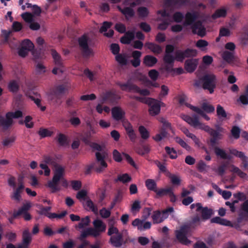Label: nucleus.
<instances>
[{
	"mask_svg": "<svg viewBox=\"0 0 248 248\" xmlns=\"http://www.w3.org/2000/svg\"><path fill=\"white\" fill-rule=\"evenodd\" d=\"M57 155L54 154L45 155L43 156L45 163L55 168L52 179L47 183V186L51 188L52 193H55L61 190L60 187L58 185L64 174V168L57 163Z\"/></svg>",
	"mask_w": 248,
	"mask_h": 248,
	"instance_id": "obj_1",
	"label": "nucleus"
},
{
	"mask_svg": "<svg viewBox=\"0 0 248 248\" xmlns=\"http://www.w3.org/2000/svg\"><path fill=\"white\" fill-rule=\"evenodd\" d=\"M174 50L172 45H167L166 46L165 54L164 57L165 62H173L175 60L182 61L185 58L195 56L197 51L193 49H187L185 51L180 50Z\"/></svg>",
	"mask_w": 248,
	"mask_h": 248,
	"instance_id": "obj_2",
	"label": "nucleus"
},
{
	"mask_svg": "<svg viewBox=\"0 0 248 248\" xmlns=\"http://www.w3.org/2000/svg\"><path fill=\"white\" fill-rule=\"evenodd\" d=\"M186 0H165L164 4V10H167L171 16L173 21L177 23L181 22L184 18V15L180 12H177L171 14V10L185 4Z\"/></svg>",
	"mask_w": 248,
	"mask_h": 248,
	"instance_id": "obj_3",
	"label": "nucleus"
},
{
	"mask_svg": "<svg viewBox=\"0 0 248 248\" xmlns=\"http://www.w3.org/2000/svg\"><path fill=\"white\" fill-rule=\"evenodd\" d=\"M211 63H202V69L204 67V64L208 65ZM217 78L214 74L202 71V89L207 90L210 94H212L217 87Z\"/></svg>",
	"mask_w": 248,
	"mask_h": 248,
	"instance_id": "obj_4",
	"label": "nucleus"
},
{
	"mask_svg": "<svg viewBox=\"0 0 248 248\" xmlns=\"http://www.w3.org/2000/svg\"><path fill=\"white\" fill-rule=\"evenodd\" d=\"M186 106L190 108L196 114H194L192 117L186 115L181 114V118L187 123L190 125L196 128L200 125L199 121V116H202V108L197 107L193 106L189 103H186Z\"/></svg>",
	"mask_w": 248,
	"mask_h": 248,
	"instance_id": "obj_5",
	"label": "nucleus"
},
{
	"mask_svg": "<svg viewBox=\"0 0 248 248\" xmlns=\"http://www.w3.org/2000/svg\"><path fill=\"white\" fill-rule=\"evenodd\" d=\"M190 232V227L188 225L182 226L179 230L175 231L177 240L181 244L188 246L191 243L187 237Z\"/></svg>",
	"mask_w": 248,
	"mask_h": 248,
	"instance_id": "obj_6",
	"label": "nucleus"
},
{
	"mask_svg": "<svg viewBox=\"0 0 248 248\" xmlns=\"http://www.w3.org/2000/svg\"><path fill=\"white\" fill-rule=\"evenodd\" d=\"M121 89L124 91L134 92L139 93L140 95L143 96H148L150 95V91L147 89H140V87L135 84L131 83L130 82H127L125 83H122L120 82H117Z\"/></svg>",
	"mask_w": 248,
	"mask_h": 248,
	"instance_id": "obj_7",
	"label": "nucleus"
},
{
	"mask_svg": "<svg viewBox=\"0 0 248 248\" xmlns=\"http://www.w3.org/2000/svg\"><path fill=\"white\" fill-rule=\"evenodd\" d=\"M174 212L172 207H169L162 211L156 210L153 212L152 218L154 224H158L162 222L165 219L168 217L169 214Z\"/></svg>",
	"mask_w": 248,
	"mask_h": 248,
	"instance_id": "obj_8",
	"label": "nucleus"
},
{
	"mask_svg": "<svg viewBox=\"0 0 248 248\" xmlns=\"http://www.w3.org/2000/svg\"><path fill=\"white\" fill-rule=\"evenodd\" d=\"M107 155L106 152H99L95 153L96 162L98 168H95V172L97 173H101L104 172L106 168L108 167V164L105 159Z\"/></svg>",
	"mask_w": 248,
	"mask_h": 248,
	"instance_id": "obj_9",
	"label": "nucleus"
},
{
	"mask_svg": "<svg viewBox=\"0 0 248 248\" xmlns=\"http://www.w3.org/2000/svg\"><path fill=\"white\" fill-rule=\"evenodd\" d=\"M87 125L89 126V129L86 131H83L82 133L79 134V137L80 140L86 145H88L91 143L92 139V135L95 134L97 133L96 130L91 124H88Z\"/></svg>",
	"mask_w": 248,
	"mask_h": 248,
	"instance_id": "obj_10",
	"label": "nucleus"
},
{
	"mask_svg": "<svg viewBox=\"0 0 248 248\" xmlns=\"http://www.w3.org/2000/svg\"><path fill=\"white\" fill-rule=\"evenodd\" d=\"M89 38L83 35L78 38V42L82 54L85 57H89L93 55V51L88 46Z\"/></svg>",
	"mask_w": 248,
	"mask_h": 248,
	"instance_id": "obj_11",
	"label": "nucleus"
},
{
	"mask_svg": "<svg viewBox=\"0 0 248 248\" xmlns=\"http://www.w3.org/2000/svg\"><path fill=\"white\" fill-rule=\"evenodd\" d=\"M158 13L161 15L163 17V22L159 25L158 28L161 30H165L168 26L173 22V19L167 10L159 11Z\"/></svg>",
	"mask_w": 248,
	"mask_h": 248,
	"instance_id": "obj_12",
	"label": "nucleus"
},
{
	"mask_svg": "<svg viewBox=\"0 0 248 248\" xmlns=\"http://www.w3.org/2000/svg\"><path fill=\"white\" fill-rule=\"evenodd\" d=\"M24 20L30 23L29 27L32 30H38L40 28V24L34 21L33 15L30 13H24L21 15Z\"/></svg>",
	"mask_w": 248,
	"mask_h": 248,
	"instance_id": "obj_13",
	"label": "nucleus"
},
{
	"mask_svg": "<svg viewBox=\"0 0 248 248\" xmlns=\"http://www.w3.org/2000/svg\"><path fill=\"white\" fill-rule=\"evenodd\" d=\"M123 125L130 141L133 142H135L137 136L132 124L130 123L127 122L124 124Z\"/></svg>",
	"mask_w": 248,
	"mask_h": 248,
	"instance_id": "obj_14",
	"label": "nucleus"
},
{
	"mask_svg": "<svg viewBox=\"0 0 248 248\" xmlns=\"http://www.w3.org/2000/svg\"><path fill=\"white\" fill-rule=\"evenodd\" d=\"M161 103L163 104L160 101L153 100L152 102L150 103L149 108V112L151 115L155 116L159 114L160 111Z\"/></svg>",
	"mask_w": 248,
	"mask_h": 248,
	"instance_id": "obj_15",
	"label": "nucleus"
},
{
	"mask_svg": "<svg viewBox=\"0 0 248 248\" xmlns=\"http://www.w3.org/2000/svg\"><path fill=\"white\" fill-rule=\"evenodd\" d=\"M68 90L66 85L64 84H61L56 86L52 90V93L56 97L59 99Z\"/></svg>",
	"mask_w": 248,
	"mask_h": 248,
	"instance_id": "obj_16",
	"label": "nucleus"
},
{
	"mask_svg": "<svg viewBox=\"0 0 248 248\" xmlns=\"http://www.w3.org/2000/svg\"><path fill=\"white\" fill-rule=\"evenodd\" d=\"M109 242L115 248H120L124 243L123 234L121 233L111 236Z\"/></svg>",
	"mask_w": 248,
	"mask_h": 248,
	"instance_id": "obj_17",
	"label": "nucleus"
},
{
	"mask_svg": "<svg viewBox=\"0 0 248 248\" xmlns=\"http://www.w3.org/2000/svg\"><path fill=\"white\" fill-rule=\"evenodd\" d=\"M111 113L112 117L116 121L122 120L125 115V112L118 107H113L111 109Z\"/></svg>",
	"mask_w": 248,
	"mask_h": 248,
	"instance_id": "obj_18",
	"label": "nucleus"
},
{
	"mask_svg": "<svg viewBox=\"0 0 248 248\" xmlns=\"http://www.w3.org/2000/svg\"><path fill=\"white\" fill-rule=\"evenodd\" d=\"M13 122V120L8 116L7 113L6 114V118L0 116V127H2L3 129L7 130L12 125Z\"/></svg>",
	"mask_w": 248,
	"mask_h": 248,
	"instance_id": "obj_19",
	"label": "nucleus"
},
{
	"mask_svg": "<svg viewBox=\"0 0 248 248\" xmlns=\"http://www.w3.org/2000/svg\"><path fill=\"white\" fill-rule=\"evenodd\" d=\"M229 9V7L227 6L221 7L220 8L217 10L215 13L212 15L213 18L216 19L225 17L227 15V12Z\"/></svg>",
	"mask_w": 248,
	"mask_h": 248,
	"instance_id": "obj_20",
	"label": "nucleus"
},
{
	"mask_svg": "<svg viewBox=\"0 0 248 248\" xmlns=\"http://www.w3.org/2000/svg\"><path fill=\"white\" fill-rule=\"evenodd\" d=\"M210 135L211 136L210 142L212 146L216 145L217 141L222 138V135L218 131L215 129L212 131L210 133Z\"/></svg>",
	"mask_w": 248,
	"mask_h": 248,
	"instance_id": "obj_21",
	"label": "nucleus"
},
{
	"mask_svg": "<svg viewBox=\"0 0 248 248\" xmlns=\"http://www.w3.org/2000/svg\"><path fill=\"white\" fill-rule=\"evenodd\" d=\"M210 222L212 223H217L221 225H224L226 226H232L231 222L224 218H222L219 217H216L212 218L210 220Z\"/></svg>",
	"mask_w": 248,
	"mask_h": 248,
	"instance_id": "obj_22",
	"label": "nucleus"
},
{
	"mask_svg": "<svg viewBox=\"0 0 248 248\" xmlns=\"http://www.w3.org/2000/svg\"><path fill=\"white\" fill-rule=\"evenodd\" d=\"M117 8L125 16V18L127 19H128L129 17H133L135 15L134 10L131 7H126L122 9L120 6H118Z\"/></svg>",
	"mask_w": 248,
	"mask_h": 248,
	"instance_id": "obj_23",
	"label": "nucleus"
},
{
	"mask_svg": "<svg viewBox=\"0 0 248 248\" xmlns=\"http://www.w3.org/2000/svg\"><path fill=\"white\" fill-rule=\"evenodd\" d=\"M221 56L224 60L227 62L239 61L238 58L231 52L225 51L222 53Z\"/></svg>",
	"mask_w": 248,
	"mask_h": 248,
	"instance_id": "obj_24",
	"label": "nucleus"
},
{
	"mask_svg": "<svg viewBox=\"0 0 248 248\" xmlns=\"http://www.w3.org/2000/svg\"><path fill=\"white\" fill-rule=\"evenodd\" d=\"M200 16V14L196 12L192 13L188 12L186 15V20L188 24H191L195 20H197Z\"/></svg>",
	"mask_w": 248,
	"mask_h": 248,
	"instance_id": "obj_25",
	"label": "nucleus"
},
{
	"mask_svg": "<svg viewBox=\"0 0 248 248\" xmlns=\"http://www.w3.org/2000/svg\"><path fill=\"white\" fill-rule=\"evenodd\" d=\"M116 99V94L111 92L105 93L102 97V103L108 101L110 103L113 102Z\"/></svg>",
	"mask_w": 248,
	"mask_h": 248,
	"instance_id": "obj_26",
	"label": "nucleus"
},
{
	"mask_svg": "<svg viewBox=\"0 0 248 248\" xmlns=\"http://www.w3.org/2000/svg\"><path fill=\"white\" fill-rule=\"evenodd\" d=\"M94 228L98 230L101 233L106 231V225L100 219H95L93 222Z\"/></svg>",
	"mask_w": 248,
	"mask_h": 248,
	"instance_id": "obj_27",
	"label": "nucleus"
},
{
	"mask_svg": "<svg viewBox=\"0 0 248 248\" xmlns=\"http://www.w3.org/2000/svg\"><path fill=\"white\" fill-rule=\"evenodd\" d=\"M145 184L146 187L149 190L154 191V192L156 191L157 188V184L154 179H147L145 181Z\"/></svg>",
	"mask_w": 248,
	"mask_h": 248,
	"instance_id": "obj_28",
	"label": "nucleus"
},
{
	"mask_svg": "<svg viewBox=\"0 0 248 248\" xmlns=\"http://www.w3.org/2000/svg\"><path fill=\"white\" fill-rule=\"evenodd\" d=\"M145 46L154 53L159 54L162 51V48L160 46L152 43H146Z\"/></svg>",
	"mask_w": 248,
	"mask_h": 248,
	"instance_id": "obj_29",
	"label": "nucleus"
},
{
	"mask_svg": "<svg viewBox=\"0 0 248 248\" xmlns=\"http://www.w3.org/2000/svg\"><path fill=\"white\" fill-rule=\"evenodd\" d=\"M172 188L168 187L167 188H157L156 191H155V198H160L164 196L168 195L169 193L170 192V190Z\"/></svg>",
	"mask_w": 248,
	"mask_h": 248,
	"instance_id": "obj_30",
	"label": "nucleus"
},
{
	"mask_svg": "<svg viewBox=\"0 0 248 248\" xmlns=\"http://www.w3.org/2000/svg\"><path fill=\"white\" fill-rule=\"evenodd\" d=\"M20 47L30 51H31L34 47L33 44L29 39H25L23 40L20 44Z\"/></svg>",
	"mask_w": 248,
	"mask_h": 248,
	"instance_id": "obj_31",
	"label": "nucleus"
},
{
	"mask_svg": "<svg viewBox=\"0 0 248 248\" xmlns=\"http://www.w3.org/2000/svg\"><path fill=\"white\" fill-rule=\"evenodd\" d=\"M231 172L236 173L241 178H245L247 176V174L242 171L239 168L233 165L230 166V170Z\"/></svg>",
	"mask_w": 248,
	"mask_h": 248,
	"instance_id": "obj_32",
	"label": "nucleus"
},
{
	"mask_svg": "<svg viewBox=\"0 0 248 248\" xmlns=\"http://www.w3.org/2000/svg\"><path fill=\"white\" fill-rule=\"evenodd\" d=\"M31 236L29 231H24L22 234V243L29 246L31 241Z\"/></svg>",
	"mask_w": 248,
	"mask_h": 248,
	"instance_id": "obj_33",
	"label": "nucleus"
},
{
	"mask_svg": "<svg viewBox=\"0 0 248 248\" xmlns=\"http://www.w3.org/2000/svg\"><path fill=\"white\" fill-rule=\"evenodd\" d=\"M214 212L213 209L207 207H202V220H207L211 218Z\"/></svg>",
	"mask_w": 248,
	"mask_h": 248,
	"instance_id": "obj_34",
	"label": "nucleus"
},
{
	"mask_svg": "<svg viewBox=\"0 0 248 248\" xmlns=\"http://www.w3.org/2000/svg\"><path fill=\"white\" fill-rule=\"evenodd\" d=\"M96 168H98L96 162H92L91 164L86 166L84 171L85 175H90L93 170L95 171Z\"/></svg>",
	"mask_w": 248,
	"mask_h": 248,
	"instance_id": "obj_35",
	"label": "nucleus"
},
{
	"mask_svg": "<svg viewBox=\"0 0 248 248\" xmlns=\"http://www.w3.org/2000/svg\"><path fill=\"white\" fill-rule=\"evenodd\" d=\"M192 31L195 34L202 36V22L200 20L195 23L192 26Z\"/></svg>",
	"mask_w": 248,
	"mask_h": 248,
	"instance_id": "obj_36",
	"label": "nucleus"
},
{
	"mask_svg": "<svg viewBox=\"0 0 248 248\" xmlns=\"http://www.w3.org/2000/svg\"><path fill=\"white\" fill-rule=\"evenodd\" d=\"M230 153L237 157L240 158L243 161L246 160V156L243 152L239 151L235 149H232L229 150Z\"/></svg>",
	"mask_w": 248,
	"mask_h": 248,
	"instance_id": "obj_37",
	"label": "nucleus"
},
{
	"mask_svg": "<svg viewBox=\"0 0 248 248\" xmlns=\"http://www.w3.org/2000/svg\"><path fill=\"white\" fill-rule=\"evenodd\" d=\"M139 131L140 135L141 138L144 140L148 139L150 136L149 132L143 125L139 127Z\"/></svg>",
	"mask_w": 248,
	"mask_h": 248,
	"instance_id": "obj_38",
	"label": "nucleus"
},
{
	"mask_svg": "<svg viewBox=\"0 0 248 248\" xmlns=\"http://www.w3.org/2000/svg\"><path fill=\"white\" fill-rule=\"evenodd\" d=\"M116 182L120 181L123 183H126L131 181V176L127 173L118 175L117 178L115 180Z\"/></svg>",
	"mask_w": 248,
	"mask_h": 248,
	"instance_id": "obj_39",
	"label": "nucleus"
},
{
	"mask_svg": "<svg viewBox=\"0 0 248 248\" xmlns=\"http://www.w3.org/2000/svg\"><path fill=\"white\" fill-rule=\"evenodd\" d=\"M196 74L198 79L195 80L194 85L196 87H200L202 86V65L199 66Z\"/></svg>",
	"mask_w": 248,
	"mask_h": 248,
	"instance_id": "obj_40",
	"label": "nucleus"
},
{
	"mask_svg": "<svg viewBox=\"0 0 248 248\" xmlns=\"http://www.w3.org/2000/svg\"><path fill=\"white\" fill-rule=\"evenodd\" d=\"M37 207L40 209L38 211V213L40 215H44L47 217L49 214V211L51 210L50 206L44 207L42 205H37Z\"/></svg>",
	"mask_w": 248,
	"mask_h": 248,
	"instance_id": "obj_41",
	"label": "nucleus"
},
{
	"mask_svg": "<svg viewBox=\"0 0 248 248\" xmlns=\"http://www.w3.org/2000/svg\"><path fill=\"white\" fill-rule=\"evenodd\" d=\"M9 90L12 93H16L19 90V85L15 80L10 81L8 85Z\"/></svg>",
	"mask_w": 248,
	"mask_h": 248,
	"instance_id": "obj_42",
	"label": "nucleus"
},
{
	"mask_svg": "<svg viewBox=\"0 0 248 248\" xmlns=\"http://www.w3.org/2000/svg\"><path fill=\"white\" fill-rule=\"evenodd\" d=\"M90 222V217L88 216H86L85 217L82 218L81 219V221L76 226V228L80 229H83L85 226H88Z\"/></svg>",
	"mask_w": 248,
	"mask_h": 248,
	"instance_id": "obj_43",
	"label": "nucleus"
},
{
	"mask_svg": "<svg viewBox=\"0 0 248 248\" xmlns=\"http://www.w3.org/2000/svg\"><path fill=\"white\" fill-rule=\"evenodd\" d=\"M165 150L171 159H174L177 157V152L173 148H170L169 146H166L165 147Z\"/></svg>",
	"mask_w": 248,
	"mask_h": 248,
	"instance_id": "obj_44",
	"label": "nucleus"
},
{
	"mask_svg": "<svg viewBox=\"0 0 248 248\" xmlns=\"http://www.w3.org/2000/svg\"><path fill=\"white\" fill-rule=\"evenodd\" d=\"M215 107L209 104L202 102V111L206 113H213L215 111Z\"/></svg>",
	"mask_w": 248,
	"mask_h": 248,
	"instance_id": "obj_45",
	"label": "nucleus"
},
{
	"mask_svg": "<svg viewBox=\"0 0 248 248\" xmlns=\"http://www.w3.org/2000/svg\"><path fill=\"white\" fill-rule=\"evenodd\" d=\"M217 114L219 118H225L227 117V113L224 108L220 105L217 107Z\"/></svg>",
	"mask_w": 248,
	"mask_h": 248,
	"instance_id": "obj_46",
	"label": "nucleus"
},
{
	"mask_svg": "<svg viewBox=\"0 0 248 248\" xmlns=\"http://www.w3.org/2000/svg\"><path fill=\"white\" fill-rule=\"evenodd\" d=\"M39 96V94H36V97ZM30 98L31 100L33 101L34 103L36 105L38 108H40L41 111H44L46 110V107L45 106H42L41 104V99L38 97L35 98V97L30 95Z\"/></svg>",
	"mask_w": 248,
	"mask_h": 248,
	"instance_id": "obj_47",
	"label": "nucleus"
},
{
	"mask_svg": "<svg viewBox=\"0 0 248 248\" xmlns=\"http://www.w3.org/2000/svg\"><path fill=\"white\" fill-rule=\"evenodd\" d=\"M38 133L41 138H45L51 137L53 134V132L46 128H40Z\"/></svg>",
	"mask_w": 248,
	"mask_h": 248,
	"instance_id": "obj_48",
	"label": "nucleus"
},
{
	"mask_svg": "<svg viewBox=\"0 0 248 248\" xmlns=\"http://www.w3.org/2000/svg\"><path fill=\"white\" fill-rule=\"evenodd\" d=\"M175 141L178 143L181 147L185 148L187 151H190L191 147L181 138L176 137L175 138Z\"/></svg>",
	"mask_w": 248,
	"mask_h": 248,
	"instance_id": "obj_49",
	"label": "nucleus"
},
{
	"mask_svg": "<svg viewBox=\"0 0 248 248\" xmlns=\"http://www.w3.org/2000/svg\"><path fill=\"white\" fill-rule=\"evenodd\" d=\"M57 141L61 146H64L67 144V138L62 133H59L58 135Z\"/></svg>",
	"mask_w": 248,
	"mask_h": 248,
	"instance_id": "obj_50",
	"label": "nucleus"
},
{
	"mask_svg": "<svg viewBox=\"0 0 248 248\" xmlns=\"http://www.w3.org/2000/svg\"><path fill=\"white\" fill-rule=\"evenodd\" d=\"M241 130L237 126H233L231 131L232 136L235 139H238L240 137Z\"/></svg>",
	"mask_w": 248,
	"mask_h": 248,
	"instance_id": "obj_51",
	"label": "nucleus"
},
{
	"mask_svg": "<svg viewBox=\"0 0 248 248\" xmlns=\"http://www.w3.org/2000/svg\"><path fill=\"white\" fill-rule=\"evenodd\" d=\"M150 149L149 146L144 145L142 148H138L136 149V152L140 155H143L149 153Z\"/></svg>",
	"mask_w": 248,
	"mask_h": 248,
	"instance_id": "obj_52",
	"label": "nucleus"
},
{
	"mask_svg": "<svg viewBox=\"0 0 248 248\" xmlns=\"http://www.w3.org/2000/svg\"><path fill=\"white\" fill-rule=\"evenodd\" d=\"M214 152L217 156H219L222 159H224V158L226 157V153L225 151L224 150L220 149L218 147H215Z\"/></svg>",
	"mask_w": 248,
	"mask_h": 248,
	"instance_id": "obj_53",
	"label": "nucleus"
},
{
	"mask_svg": "<svg viewBox=\"0 0 248 248\" xmlns=\"http://www.w3.org/2000/svg\"><path fill=\"white\" fill-rule=\"evenodd\" d=\"M185 68L187 72L191 73L193 72L196 68L197 63H185Z\"/></svg>",
	"mask_w": 248,
	"mask_h": 248,
	"instance_id": "obj_54",
	"label": "nucleus"
},
{
	"mask_svg": "<svg viewBox=\"0 0 248 248\" xmlns=\"http://www.w3.org/2000/svg\"><path fill=\"white\" fill-rule=\"evenodd\" d=\"M7 113L11 120H13V118H19L22 116V112L20 110H16L14 112H9Z\"/></svg>",
	"mask_w": 248,
	"mask_h": 248,
	"instance_id": "obj_55",
	"label": "nucleus"
},
{
	"mask_svg": "<svg viewBox=\"0 0 248 248\" xmlns=\"http://www.w3.org/2000/svg\"><path fill=\"white\" fill-rule=\"evenodd\" d=\"M113 159L117 162H120L122 161V156L121 153L116 149L113 150L112 153Z\"/></svg>",
	"mask_w": 248,
	"mask_h": 248,
	"instance_id": "obj_56",
	"label": "nucleus"
},
{
	"mask_svg": "<svg viewBox=\"0 0 248 248\" xmlns=\"http://www.w3.org/2000/svg\"><path fill=\"white\" fill-rule=\"evenodd\" d=\"M71 186L74 190L80 189L82 186L81 182L78 180H72L70 182Z\"/></svg>",
	"mask_w": 248,
	"mask_h": 248,
	"instance_id": "obj_57",
	"label": "nucleus"
},
{
	"mask_svg": "<svg viewBox=\"0 0 248 248\" xmlns=\"http://www.w3.org/2000/svg\"><path fill=\"white\" fill-rule=\"evenodd\" d=\"M99 213L101 217L104 218H107L109 217L111 215L110 211L108 209H107L105 207L100 210Z\"/></svg>",
	"mask_w": 248,
	"mask_h": 248,
	"instance_id": "obj_58",
	"label": "nucleus"
},
{
	"mask_svg": "<svg viewBox=\"0 0 248 248\" xmlns=\"http://www.w3.org/2000/svg\"><path fill=\"white\" fill-rule=\"evenodd\" d=\"M86 205L93 213H97L98 212V208L94 205L93 202L91 200L89 199L87 201Z\"/></svg>",
	"mask_w": 248,
	"mask_h": 248,
	"instance_id": "obj_59",
	"label": "nucleus"
},
{
	"mask_svg": "<svg viewBox=\"0 0 248 248\" xmlns=\"http://www.w3.org/2000/svg\"><path fill=\"white\" fill-rule=\"evenodd\" d=\"M148 75L152 80L155 81L159 76V73L157 70L152 69L149 71Z\"/></svg>",
	"mask_w": 248,
	"mask_h": 248,
	"instance_id": "obj_60",
	"label": "nucleus"
},
{
	"mask_svg": "<svg viewBox=\"0 0 248 248\" xmlns=\"http://www.w3.org/2000/svg\"><path fill=\"white\" fill-rule=\"evenodd\" d=\"M123 155L124 157L128 163H129L132 167L136 168V163H135L132 158L129 155L124 153H123Z\"/></svg>",
	"mask_w": 248,
	"mask_h": 248,
	"instance_id": "obj_61",
	"label": "nucleus"
},
{
	"mask_svg": "<svg viewBox=\"0 0 248 248\" xmlns=\"http://www.w3.org/2000/svg\"><path fill=\"white\" fill-rule=\"evenodd\" d=\"M233 196L235 198L237 199L239 201H245L247 200V196L246 194L241 192H238L237 193H234Z\"/></svg>",
	"mask_w": 248,
	"mask_h": 248,
	"instance_id": "obj_62",
	"label": "nucleus"
},
{
	"mask_svg": "<svg viewBox=\"0 0 248 248\" xmlns=\"http://www.w3.org/2000/svg\"><path fill=\"white\" fill-rule=\"evenodd\" d=\"M166 64L164 65V69L167 72V73H172L173 74L175 72V69L173 68V63H165Z\"/></svg>",
	"mask_w": 248,
	"mask_h": 248,
	"instance_id": "obj_63",
	"label": "nucleus"
},
{
	"mask_svg": "<svg viewBox=\"0 0 248 248\" xmlns=\"http://www.w3.org/2000/svg\"><path fill=\"white\" fill-rule=\"evenodd\" d=\"M227 166H228V163H224L223 164L220 165L217 168V172L218 174V175H219L220 176H222L223 175H224V174L225 172L226 169L227 167Z\"/></svg>",
	"mask_w": 248,
	"mask_h": 248,
	"instance_id": "obj_64",
	"label": "nucleus"
}]
</instances>
